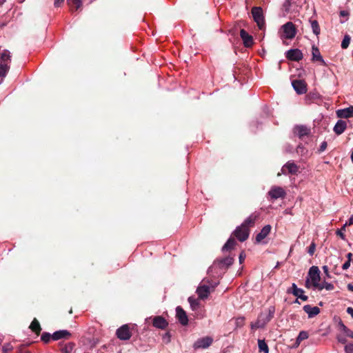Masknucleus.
Listing matches in <instances>:
<instances>
[{"instance_id": "48", "label": "nucleus", "mask_w": 353, "mask_h": 353, "mask_svg": "<svg viewBox=\"0 0 353 353\" xmlns=\"http://www.w3.org/2000/svg\"><path fill=\"white\" fill-rule=\"evenodd\" d=\"M339 325L340 326V329L342 331H343V330H345V329L347 328V327L346 325H345L342 321H340Z\"/></svg>"}, {"instance_id": "14", "label": "nucleus", "mask_w": 353, "mask_h": 353, "mask_svg": "<svg viewBox=\"0 0 353 353\" xmlns=\"http://www.w3.org/2000/svg\"><path fill=\"white\" fill-rule=\"evenodd\" d=\"M260 214L259 212H254L251 214L242 223L247 228L254 227L256 220L259 219Z\"/></svg>"}, {"instance_id": "22", "label": "nucleus", "mask_w": 353, "mask_h": 353, "mask_svg": "<svg viewBox=\"0 0 353 353\" xmlns=\"http://www.w3.org/2000/svg\"><path fill=\"white\" fill-rule=\"evenodd\" d=\"M347 128V123L343 120H339L334 127V132L336 134L340 135L344 132Z\"/></svg>"}, {"instance_id": "59", "label": "nucleus", "mask_w": 353, "mask_h": 353, "mask_svg": "<svg viewBox=\"0 0 353 353\" xmlns=\"http://www.w3.org/2000/svg\"><path fill=\"white\" fill-rule=\"evenodd\" d=\"M347 336L353 339V332L350 330Z\"/></svg>"}, {"instance_id": "33", "label": "nucleus", "mask_w": 353, "mask_h": 353, "mask_svg": "<svg viewBox=\"0 0 353 353\" xmlns=\"http://www.w3.org/2000/svg\"><path fill=\"white\" fill-rule=\"evenodd\" d=\"M351 38L348 34L344 36V38L341 42V48L343 49H346L350 45Z\"/></svg>"}, {"instance_id": "21", "label": "nucleus", "mask_w": 353, "mask_h": 353, "mask_svg": "<svg viewBox=\"0 0 353 353\" xmlns=\"http://www.w3.org/2000/svg\"><path fill=\"white\" fill-rule=\"evenodd\" d=\"M178 322L182 325H187L189 323V319L186 312L179 306H178Z\"/></svg>"}, {"instance_id": "23", "label": "nucleus", "mask_w": 353, "mask_h": 353, "mask_svg": "<svg viewBox=\"0 0 353 353\" xmlns=\"http://www.w3.org/2000/svg\"><path fill=\"white\" fill-rule=\"evenodd\" d=\"M71 336V334L67 330H59L53 333L52 339L54 341H57L61 339H68Z\"/></svg>"}, {"instance_id": "39", "label": "nucleus", "mask_w": 353, "mask_h": 353, "mask_svg": "<svg viewBox=\"0 0 353 353\" xmlns=\"http://www.w3.org/2000/svg\"><path fill=\"white\" fill-rule=\"evenodd\" d=\"M298 292H300V288L295 283H292L291 290H288V293H292L293 295L296 294Z\"/></svg>"}, {"instance_id": "43", "label": "nucleus", "mask_w": 353, "mask_h": 353, "mask_svg": "<svg viewBox=\"0 0 353 353\" xmlns=\"http://www.w3.org/2000/svg\"><path fill=\"white\" fill-rule=\"evenodd\" d=\"M245 259V254L243 252H242L239 255L240 263H242L244 261Z\"/></svg>"}, {"instance_id": "37", "label": "nucleus", "mask_w": 353, "mask_h": 353, "mask_svg": "<svg viewBox=\"0 0 353 353\" xmlns=\"http://www.w3.org/2000/svg\"><path fill=\"white\" fill-rule=\"evenodd\" d=\"M50 339H52V335L48 332H44L41 335V340L46 343H48Z\"/></svg>"}, {"instance_id": "50", "label": "nucleus", "mask_w": 353, "mask_h": 353, "mask_svg": "<svg viewBox=\"0 0 353 353\" xmlns=\"http://www.w3.org/2000/svg\"><path fill=\"white\" fill-rule=\"evenodd\" d=\"M299 299H301L303 301H306L308 299V296L302 294L301 296H299Z\"/></svg>"}, {"instance_id": "19", "label": "nucleus", "mask_w": 353, "mask_h": 353, "mask_svg": "<svg viewBox=\"0 0 353 353\" xmlns=\"http://www.w3.org/2000/svg\"><path fill=\"white\" fill-rule=\"evenodd\" d=\"M312 61H319L323 65H326L327 64L325 62V61L323 60L322 56L321 55L319 48L314 45V46H312Z\"/></svg>"}, {"instance_id": "17", "label": "nucleus", "mask_w": 353, "mask_h": 353, "mask_svg": "<svg viewBox=\"0 0 353 353\" xmlns=\"http://www.w3.org/2000/svg\"><path fill=\"white\" fill-rule=\"evenodd\" d=\"M168 322L162 316H157L152 319V325L159 329H165L168 325Z\"/></svg>"}, {"instance_id": "51", "label": "nucleus", "mask_w": 353, "mask_h": 353, "mask_svg": "<svg viewBox=\"0 0 353 353\" xmlns=\"http://www.w3.org/2000/svg\"><path fill=\"white\" fill-rule=\"evenodd\" d=\"M304 290L301 288H300V292H296V294H294V296H296L298 299L299 298V296H301L302 294H303Z\"/></svg>"}, {"instance_id": "2", "label": "nucleus", "mask_w": 353, "mask_h": 353, "mask_svg": "<svg viewBox=\"0 0 353 353\" xmlns=\"http://www.w3.org/2000/svg\"><path fill=\"white\" fill-rule=\"evenodd\" d=\"M219 283L203 279L196 289V293L200 299H205L213 292Z\"/></svg>"}, {"instance_id": "30", "label": "nucleus", "mask_w": 353, "mask_h": 353, "mask_svg": "<svg viewBox=\"0 0 353 353\" xmlns=\"http://www.w3.org/2000/svg\"><path fill=\"white\" fill-rule=\"evenodd\" d=\"M310 23L313 33L318 36L320 34L321 30L318 21L316 20H312L310 21Z\"/></svg>"}, {"instance_id": "12", "label": "nucleus", "mask_w": 353, "mask_h": 353, "mask_svg": "<svg viewBox=\"0 0 353 353\" xmlns=\"http://www.w3.org/2000/svg\"><path fill=\"white\" fill-rule=\"evenodd\" d=\"M292 84L297 94H303L307 92V85L303 80H294Z\"/></svg>"}, {"instance_id": "49", "label": "nucleus", "mask_w": 353, "mask_h": 353, "mask_svg": "<svg viewBox=\"0 0 353 353\" xmlns=\"http://www.w3.org/2000/svg\"><path fill=\"white\" fill-rule=\"evenodd\" d=\"M347 312L353 318V308L349 307L347 308Z\"/></svg>"}, {"instance_id": "42", "label": "nucleus", "mask_w": 353, "mask_h": 353, "mask_svg": "<svg viewBox=\"0 0 353 353\" xmlns=\"http://www.w3.org/2000/svg\"><path fill=\"white\" fill-rule=\"evenodd\" d=\"M327 144L326 141L322 142L321 144V146H320V148L319 149V152H323L327 148Z\"/></svg>"}, {"instance_id": "45", "label": "nucleus", "mask_w": 353, "mask_h": 353, "mask_svg": "<svg viewBox=\"0 0 353 353\" xmlns=\"http://www.w3.org/2000/svg\"><path fill=\"white\" fill-rule=\"evenodd\" d=\"M350 263L351 262L347 261L342 266L343 270H347L350 266Z\"/></svg>"}, {"instance_id": "35", "label": "nucleus", "mask_w": 353, "mask_h": 353, "mask_svg": "<svg viewBox=\"0 0 353 353\" xmlns=\"http://www.w3.org/2000/svg\"><path fill=\"white\" fill-rule=\"evenodd\" d=\"M74 347L72 343H68L62 348V353H71Z\"/></svg>"}, {"instance_id": "16", "label": "nucleus", "mask_w": 353, "mask_h": 353, "mask_svg": "<svg viewBox=\"0 0 353 353\" xmlns=\"http://www.w3.org/2000/svg\"><path fill=\"white\" fill-rule=\"evenodd\" d=\"M294 133H296L300 139H303V137L307 136L310 133V128L305 125H296L294 129Z\"/></svg>"}, {"instance_id": "18", "label": "nucleus", "mask_w": 353, "mask_h": 353, "mask_svg": "<svg viewBox=\"0 0 353 353\" xmlns=\"http://www.w3.org/2000/svg\"><path fill=\"white\" fill-rule=\"evenodd\" d=\"M336 115L339 118L348 119L353 117V106L339 110L336 112Z\"/></svg>"}, {"instance_id": "55", "label": "nucleus", "mask_w": 353, "mask_h": 353, "mask_svg": "<svg viewBox=\"0 0 353 353\" xmlns=\"http://www.w3.org/2000/svg\"><path fill=\"white\" fill-rule=\"evenodd\" d=\"M348 225H353V214L349 219L348 222H347Z\"/></svg>"}, {"instance_id": "60", "label": "nucleus", "mask_w": 353, "mask_h": 353, "mask_svg": "<svg viewBox=\"0 0 353 353\" xmlns=\"http://www.w3.org/2000/svg\"><path fill=\"white\" fill-rule=\"evenodd\" d=\"M167 339V342H168L170 341V336L168 335V334H166L165 336H164V340H166Z\"/></svg>"}, {"instance_id": "44", "label": "nucleus", "mask_w": 353, "mask_h": 353, "mask_svg": "<svg viewBox=\"0 0 353 353\" xmlns=\"http://www.w3.org/2000/svg\"><path fill=\"white\" fill-rule=\"evenodd\" d=\"M64 0H54V6L55 7H59L61 6V4L63 3Z\"/></svg>"}, {"instance_id": "3", "label": "nucleus", "mask_w": 353, "mask_h": 353, "mask_svg": "<svg viewBox=\"0 0 353 353\" xmlns=\"http://www.w3.org/2000/svg\"><path fill=\"white\" fill-rule=\"evenodd\" d=\"M10 52L8 50L0 51V77L4 78L10 70Z\"/></svg>"}, {"instance_id": "58", "label": "nucleus", "mask_w": 353, "mask_h": 353, "mask_svg": "<svg viewBox=\"0 0 353 353\" xmlns=\"http://www.w3.org/2000/svg\"><path fill=\"white\" fill-rule=\"evenodd\" d=\"M301 341H298V338H296V343H295L294 346H295L296 347H298V346L300 345V343H301Z\"/></svg>"}, {"instance_id": "40", "label": "nucleus", "mask_w": 353, "mask_h": 353, "mask_svg": "<svg viewBox=\"0 0 353 353\" xmlns=\"http://www.w3.org/2000/svg\"><path fill=\"white\" fill-rule=\"evenodd\" d=\"M315 250H316V244L314 242H312V243L307 248V253L310 256H312L314 254Z\"/></svg>"}, {"instance_id": "5", "label": "nucleus", "mask_w": 353, "mask_h": 353, "mask_svg": "<svg viewBox=\"0 0 353 353\" xmlns=\"http://www.w3.org/2000/svg\"><path fill=\"white\" fill-rule=\"evenodd\" d=\"M252 14L254 21L256 23L259 28L262 30L265 26V20L263 13V9L261 7H253L252 8Z\"/></svg>"}, {"instance_id": "36", "label": "nucleus", "mask_w": 353, "mask_h": 353, "mask_svg": "<svg viewBox=\"0 0 353 353\" xmlns=\"http://www.w3.org/2000/svg\"><path fill=\"white\" fill-rule=\"evenodd\" d=\"M309 337L308 332L306 331H301L297 336L298 341H303Z\"/></svg>"}, {"instance_id": "34", "label": "nucleus", "mask_w": 353, "mask_h": 353, "mask_svg": "<svg viewBox=\"0 0 353 353\" xmlns=\"http://www.w3.org/2000/svg\"><path fill=\"white\" fill-rule=\"evenodd\" d=\"M296 150V153L301 156H305L307 152V150L302 144H299Z\"/></svg>"}, {"instance_id": "25", "label": "nucleus", "mask_w": 353, "mask_h": 353, "mask_svg": "<svg viewBox=\"0 0 353 353\" xmlns=\"http://www.w3.org/2000/svg\"><path fill=\"white\" fill-rule=\"evenodd\" d=\"M234 262V259L232 257L227 256L219 261H218L220 268H228Z\"/></svg>"}, {"instance_id": "9", "label": "nucleus", "mask_w": 353, "mask_h": 353, "mask_svg": "<svg viewBox=\"0 0 353 353\" xmlns=\"http://www.w3.org/2000/svg\"><path fill=\"white\" fill-rule=\"evenodd\" d=\"M268 195L272 199H277L279 198H284L286 192L284 189L279 186H273L268 192Z\"/></svg>"}, {"instance_id": "46", "label": "nucleus", "mask_w": 353, "mask_h": 353, "mask_svg": "<svg viewBox=\"0 0 353 353\" xmlns=\"http://www.w3.org/2000/svg\"><path fill=\"white\" fill-rule=\"evenodd\" d=\"M189 301L192 309H194L195 306L197 305V303L196 302V301H192L191 298H189Z\"/></svg>"}, {"instance_id": "24", "label": "nucleus", "mask_w": 353, "mask_h": 353, "mask_svg": "<svg viewBox=\"0 0 353 353\" xmlns=\"http://www.w3.org/2000/svg\"><path fill=\"white\" fill-rule=\"evenodd\" d=\"M285 169H287L290 174H295L299 170V167L294 163L288 161L282 168L283 172Z\"/></svg>"}, {"instance_id": "32", "label": "nucleus", "mask_w": 353, "mask_h": 353, "mask_svg": "<svg viewBox=\"0 0 353 353\" xmlns=\"http://www.w3.org/2000/svg\"><path fill=\"white\" fill-rule=\"evenodd\" d=\"M347 225H348V224L346 222L341 229L337 230L336 232V235L340 236L343 240L345 239L344 232L345 231V228Z\"/></svg>"}, {"instance_id": "20", "label": "nucleus", "mask_w": 353, "mask_h": 353, "mask_svg": "<svg viewBox=\"0 0 353 353\" xmlns=\"http://www.w3.org/2000/svg\"><path fill=\"white\" fill-rule=\"evenodd\" d=\"M303 309L309 318H312L320 313V309L317 306L312 307L310 305H305Z\"/></svg>"}, {"instance_id": "1", "label": "nucleus", "mask_w": 353, "mask_h": 353, "mask_svg": "<svg viewBox=\"0 0 353 353\" xmlns=\"http://www.w3.org/2000/svg\"><path fill=\"white\" fill-rule=\"evenodd\" d=\"M275 307L270 306L267 311L261 312L255 323H251L252 330L264 327L274 317Z\"/></svg>"}, {"instance_id": "6", "label": "nucleus", "mask_w": 353, "mask_h": 353, "mask_svg": "<svg viewBox=\"0 0 353 353\" xmlns=\"http://www.w3.org/2000/svg\"><path fill=\"white\" fill-rule=\"evenodd\" d=\"M250 234V229L244 226L243 224L238 226L233 232V235L241 242H243L248 239Z\"/></svg>"}, {"instance_id": "63", "label": "nucleus", "mask_w": 353, "mask_h": 353, "mask_svg": "<svg viewBox=\"0 0 353 353\" xmlns=\"http://www.w3.org/2000/svg\"><path fill=\"white\" fill-rule=\"evenodd\" d=\"M351 160H352V161L353 163V152L351 154Z\"/></svg>"}, {"instance_id": "61", "label": "nucleus", "mask_w": 353, "mask_h": 353, "mask_svg": "<svg viewBox=\"0 0 353 353\" xmlns=\"http://www.w3.org/2000/svg\"><path fill=\"white\" fill-rule=\"evenodd\" d=\"M350 329H349L348 327L347 329H345V330H343V332L346 334V336L347 335L348 332H350Z\"/></svg>"}, {"instance_id": "15", "label": "nucleus", "mask_w": 353, "mask_h": 353, "mask_svg": "<svg viewBox=\"0 0 353 353\" xmlns=\"http://www.w3.org/2000/svg\"><path fill=\"white\" fill-rule=\"evenodd\" d=\"M272 227L270 225H265L261 232L256 236V243H261L271 232Z\"/></svg>"}, {"instance_id": "8", "label": "nucleus", "mask_w": 353, "mask_h": 353, "mask_svg": "<svg viewBox=\"0 0 353 353\" xmlns=\"http://www.w3.org/2000/svg\"><path fill=\"white\" fill-rule=\"evenodd\" d=\"M213 339L211 336H205L197 339L194 343L195 349L207 348L212 345Z\"/></svg>"}, {"instance_id": "38", "label": "nucleus", "mask_w": 353, "mask_h": 353, "mask_svg": "<svg viewBox=\"0 0 353 353\" xmlns=\"http://www.w3.org/2000/svg\"><path fill=\"white\" fill-rule=\"evenodd\" d=\"M13 350V347L11 344H5L2 347L3 353H9Z\"/></svg>"}, {"instance_id": "56", "label": "nucleus", "mask_w": 353, "mask_h": 353, "mask_svg": "<svg viewBox=\"0 0 353 353\" xmlns=\"http://www.w3.org/2000/svg\"><path fill=\"white\" fill-rule=\"evenodd\" d=\"M347 288L348 290L353 292V285L352 283H348L347 285Z\"/></svg>"}, {"instance_id": "29", "label": "nucleus", "mask_w": 353, "mask_h": 353, "mask_svg": "<svg viewBox=\"0 0 353 353\" xmlns=\"http://www.w3.org/2000/svg\"><path fill=\"white\" fill-rule=\"evenodd\" d=\"M258 346L260 352H263L264 353L269 352V348L268 345L266 344L264 340H258Z\"/></svg>"}, {"instance_id": "64", "label": "nucleus", "mask_w": 353, "mask_h": 353, "mask_svg": "<svg viewBox=\"0 0 353 353\" xmlns=\"http://www.w3.org/2000/svg\"><path fill=\"white\" fill-rule=\"evenodd\" d=\"M295 303H299L298 299H296Z\"/></svg>"}, {"instance_id": "26", "label": "nucleus", "mask_w": 353, "mask_h": 353, "mask_svg": "<svg viewBox=\"0 0 353 353\" xmlns=\"http://www.w3.org/2000/svg\"><path fill=\"white\" fill-rule=\"evenodd\" d=\"M236 244V242L234 240V239L232 238V237H230L227 241V242L225 243V245H223V247L222 248V250L223 251H230V250H232L234 248Z\"/></svg>"}, {"instance_id": "4", "label": "nucleus", "mask_w": 353, "mask_h": 353, "mask_svg": "<svg viewBox=\"0 0 353 353\" xmlns=\"http://www.w3.org/2000/svg\"><path fill=\"white\" fill-rule=\"evenodd\" d=\"M320 273V270L317 266H312L308 272V276L311 279V283H310L309 279H307L305 281V287L310 288V285H312L314 288H316L319 286V281L321 280Z\"/></svg>"}, {"instance_id": "7", "label": "nucleus", "mask_w": 353, "mask_h": 353, "mask_svg": "<svg viewBox=\"0 0 353 353\" xmlns=\"http://www.w3.org/2000/svg\"><path fill=\"white\" fill-rule=\"evenodd\" d=\"M282 28L285 39H292L296 36V28L292 22H287L282 26Z\"/></svg>"}, {"instance_id": "62", "label": "nucleus", "mask_w": 353, "mask_h": 353, "mask_svg": "<svg viewBox=\"0 0 353 353\" xmlns=\"http://www.w3.org/2000/svg\"><path fill=\"white\" fill-rule=\"evenodd\" d=\"M5 2L6 0H0V6H1Z\"/></svg>"}, {"instance_id": "31", "label": "nucleus", "mask_w": 353, "mask_h": 353, "mask_svg": "<svg viewBox=\"0 0 353 353\" xmlns=\"http://www.w3.org/2000/svg\"><path fill=\"white\" fill-rule=\"evenodd\" d=\"M68 4L70 6L71 10L73 12L74 10H77L81 6V0H73L72 3L68 2Z\"/></svg>"}, {"instance_id": "27", "label": "nucleus", "mask_w": 353, "mask_h": 353, "mask_svg": "<svg viewBox=\"0 0 353 353\" xmlns=\"http://www.w3.org/2000/svg\"><path fill=\"white\" fill-rule=\"evenodd\" d=\"M30 328L32 330V331H33L34 332H35L37 335L39 334L40 332H41V326H40V324L39 323V321L34 319L30 325Z\"/></svg>"}, {"instance_id": "28", "label": "nucleus", "mask_w": 353, "mask_h": 353, "mask_svg": "<svg viewBox=\"0 0 353 353\" xmlns=\"http://www.w3.org/2000/svg\"><path fill=\"white\" fill-rule=\"evenodd\" d=\"M316 288L320 291L322 290L323 289H325V290L330 291V290H334V286L333 284H332L330 283L324 281L322 283H319V286H317Z\"/></svg>"}, {"instance_id": "57", "label": "nucleus", "mask_w": 353, "mask_h": 353, "mask_svg": "<svg viewBox=\"0 0 353 353\" xmlns=\"http://www.w3.org/2000/svg\"><path fill=\"white\" fill-rule=\"evenodd\" d=\"M301 341H298V338H296V343H295L294 346H295L296 347H298V346L300 345V343H301Z\"/></svg>"}, {"instance_id": "53", "label": "nucleus", "mask_w": 353, "mask_h": 353, "mask_svg": "<svg viewBox=\"0 0 353 353\" xmlns=\"http://www.w3.org/2000/svg\"><path fill=\"white\" fill-rule=\"evenodd\" d=\"M338 341H339V342H340L343 344L345 343L347 341L345 338H341V337H338Z\"/></svg>"}, {"instance_id": "41", "label": "nucleus", "mask_w": 353, "mask_h": 353, "mask_svg": "<svg viewBox=\"0 0 353 353\" xmlns=\"http://www.w3.org/2000/svg\"><path fill=\"white\" fill-rule=\"evenodd\" d=\"M345 351L347 353H353V343L347 344L345 346Z\"/></svg>"}, {"instance_id": "10", "label": "nucleus", "mask_w": 353, "mask_h": 353, "mask_svg": "<svg viewBox=\"0 0 353 353\" xmlns=\"http://www.w3.org/2000/svg\"><path fill=\"white\" fill-rule=\"evenodd\" d=\"M285 57L288 59L293 61H299L303 57V53L299 49H291L286 52Z\"/></svg>"}, {"instance_id": "54", "label": "nucleus", "mask_w": 353, "mask_h": 353, "mask_svg": "<svg viewBox=\"0 0 353 353\" xmlns=\"http://www.w3.org/2000/svg\"><path fill=\"white\" fill-rule=\"evenodd\" d=\"M352 256H353V255H352V254L351 252L348 253V254H347V256H347V261L351 262Z\"/></svg>"}, {"instance_id": "11", "label": "nucleus", "mask_w": 353, "mask_h": 353, "mask_svg": "<svg viewBox=\"0 0 353 353\" xmlns=\"http://www.w3.org/2000/svg\"><path fill=\"white\" fill-rule=\"evenodd\" d=\"M117 336L121 340H128L132 334L128 325H123L117 330Z\"/></svg>"}, {"instance_id": "52", "label": "nucleus", "mask_w": 353, "mask_h": 353, "mask_svg": "<svg viewBox=\"0 0 353 353\" xmlns=\"http://www.w3.org/2000/svg\"><path fill=\"white\" fill-rule=\"evenodd\" d=\"M349 14L348 12L347 11H345V10H342L340 12V16L341 17H346Z\"/></svg>"}, {"instance_id": "47", "label": "nucleus", "mask_w": 353, "mask_h": 353, "mask_svg": "<svg viewBox=\"0 0 353 353\" xmlns=\"http://www.w3.org/2000/svg\"><path fill=\"white\" fill-rule=\"evenodd\" d=\"M323 270L324 273L326 274V276L327 277H330L328 267L327 265H324V266H323Z\"/></svg>"}, {"instance_id": "13", "label": "nucleus", "mask_w": 353, "mask_h": 353, "mask_svg": "<svg viewBox=\"0 0 353 353\" xmlns=\"http://www.w3.org/2000/svg\"><path fill=\"white\" fill-rule=\"evenodd\" d=\"M240 37L243 40V44L246 48H250L254 44L252 36L249 34L246 30L241 29L240 30Z\"/></svg>"}]
</instances>
